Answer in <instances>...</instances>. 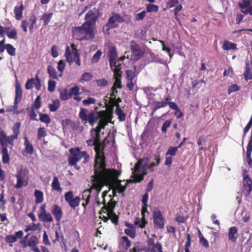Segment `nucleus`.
Here are the masks:
<instances>
[{
	"label": "nucleus",
	"mask_w": 252,
	"mask_h": 252,
	"mask_svg": "<svg viewBox=\"0 0 252 252\" xmlns=\"http://www.w3.org/2000/svg\"><path fill=\"white\" fill-rule=\"evenodd\" d=\"M52 189L58 192H62V189L61 187L60 183L57 176H54L51 184Z\"/></svg>",
	"instance_id": "obj_29"
},
{
	"label": "nucleus",
	"mask_w": 252,
	"mask_h": 252,
	"mask_svg": "<svg viewBox=\"0 0 252 252\" xmlns=\"http://www.w3.org/2000/svg\"><path fill=\"white\" fill-rule=\"evenodd\" d=\"M17 139L18 137L13 135L7 136L4 131L0 129V144L1 146H6L7 143L13 146L14 140Z\"/></svg>",
	"instance_id": "obj_12"
},
{
	"label": "nucleus",
	"mask_w": 252,
	"mask_h": 252,
	"mask_svg": "<svg viewBox=\"0 0 252 252\" xmlns=\"http://www.w3.org/2000/svg\"><path fill=\"white\" fill-rule=\"evenodd\" d=\"M35 197V202L36 204H39L43 201V193L39 190L35 189L34 193Z\"/></svg>",
	"instance_id": "obj_34"
},
{
	"label": "nucleus",
	"mask_w": 252,
	"mask_h": 252,
	"mask_svg": "<svg viewBox=\"0 0 252 252\" xmlns=\"http://www.w3.org/2000/svg\"><path fill=\"white\" fill-rule=\"evenodd\" d=\"M21 127L20 123H16L12 127V130L13 132L12 135L18 137V135L20 133V128Z\"/></svg>",
	"instance_id": "obj_44"
},
{
	"label": "nucleus",
	"mask_w": 252,
	"mask_h": 252,
	"mask_svg": "<svg viewBox=\"0 0 252 252\" xmlns=\"http://www.w3.org/2000/svg\"><path fill=\"white\" fill-rule=\"evenodd\" d=\"M71 47H72V51L74 59L73 61L79 66L81 65V61L79 56V53L75 47V45L73 44H71Z\"/></svg>",
	"instance_id": "obj_28"
},
{
	"label": "nucleus",
	"mask_w": 252,
	"mask_h": 252,
	"mask_svg": "<svg viewBox=\"0 0 252 252\" xmlns=\"http://www.w3.org/2000/svg\"><path fill=\"white\" fill-rule=\"evenodd\" d=\"M146 223V221H145L144 218L142 217V219H140L139 218H137L134 222V224L135 225L141 227L143 228Z\"/></svg>",
	"instance_id": "obj_51"
},
{
	"label": "nucleus",
	"mask_w": 252,
	"mask_h": 252,
	"mask_svg": "<svg viewBox=\"0 0 252 252\" xmlns=\"http://www.w3.org/2000/svg\"><path fill=\"white\" fill-rule=\"evenodd\" d=\"M79 116L82 122H87L92 126L98 120L97 126L91 130L92 138L87 143L89 146H94L95 159L94 165V174L92 176V188L98 193L104 186H107L112 190L113 195L116 193H123L126 189V186L118 182L117 178L119 173L115 170H110L106 167L105 158L103 153V146L100 142V131L104 129L112 119L111 114L106 111L96 112L92 111L90 113L85 108L80 109ZM126 183H125L126 185Z\"/></svg>",
	"instance_id": "obj_1"
},
{
	"label": "nucleus",
	"mask_w": 252,
	"mask_h": 252,
	"mask_svg": "<svg viewBox=\"0 0 252 252\" xmlns=\"http://www.w3.org/2000/svg\"><path fill=\"white\" fill-rule=\"evenodd\" d=\"M38 218L41 221L44 222H51L53 220L51 215L47 212L43 214H38Z\"/></svg>",
	"instance_id": "obj_27"
},
{
	"label": "nucleus",
	"mask_w": 252,
	"mask_h": 252,
	"mask_svg": "<svg viewBox=\"0 0 252 252\" xmlns=\"http://www.w3.org/2000/svg\"><path fill=\"white\" fill-rule=\"evenodd\" d=\"M59 92L60 97L62 100H67L71 97L70 91L67 89H62Z\"/></svg>",
	"instance_id": "obj_30"
},
{
	"label": "nucleus",
	"mask_w": 252,
	"mask_h": 252,
	"mask_svg": "<svg viewBox=\"0 0 252 252\" xmlns=\"http://www.w3.org/2000/svg\"><path fill=\"white\" fill-rule=\"evenodd\" d=\"M39 120L41 122L48 124L51 122V119L49 116L46 114H39Z\"/></svg>",
	"instance_id": "obj_47"
},
{
	"label": "nucleus",
	"mask_w": 252,
	"mask_h": 252,
	"mask_svg": "<svg viewBox=\"0 0 252 252\" xmlns=\"http://www.w3.org/2000/svg\"><path fill=\"white\" fill-rule=\"evenodd\" d=\"M102 55V52L100 50H97V52L94 55L92 59L91 63H96L100 58Z\"/></svg>",
	"instance_id": "obj_46"
},
{
	"label": "nucleus",
	"mask_w": 252,
	"mask_h": 252,
	"mask_svg": "<svg viewBox=\"0 0 252 252\" xmlns=\"http://www.w3.org/2000/svg\"><path fill=\"white\" fill-rule=\"evenodd\" d=\"M60 106V102L58 99L53 100L52 103L49 104V108L51 112L56 111Z\"/></svg>",
	"instance_id": "obj_38"
},
{
	"label": "nucleus",
	"mask_w": 252,
	"mask_h": 252,
	"mask_svg": "<svg viewBox=\"0 0 252 252\" xmlns=\"http://www.w3.org/2000/svg\"><path fill=\"white\" fill-rule=\"evenodd\" d=\"M65 65H66V63H65V62L64 61L60 60L58 62V66H57L58 70L60 72H63V70L65 68Z\"/></svg>",
	"instance_id": "obj_59"
},
{
	"label": "nucleus",
	"mask_w": 252,
	"mask_h": 252,
	"mask_svg": "<svg viewBox=\"0 0 252 252\" xmlns=\"http://www.w3.org/2000/svg\"><path fill=\"white\" fill-rule=\"evenodd\" d=\"M23 232L19 230L15 232V235H9L5 237V241L9 244L10 247H12V244L17 241V239H20L23 236Z\"/></svg>",
	"instance_id": "obj_17"
},
{
	"label": "nucleus",
	"mask_w": 252,
	"mask_h": 252,
	"mask_svg": "<svg viewBox=\"0 0 252 252\" xmlns=\"http://www.w3.org/2000/svg\"><path fill=\"white\" fill-rule=\"evenodd\" d=\"M41 228V224L40 223H32L26 227L25 231L27 232L30 231H34L36 230H40Z\"/></svg>",
	"instance_id": "obj_26"
},
{
	"label": "nucleus",
	"mask_w": 252,
	"mask_h": 252,
	"mask_svg": "<svg viewBox=\"0 0 252 252\" xmlns=\"http://www.w3.org/2000/svg\"><path fill=\"white\" fill-rule=\"evenodd\" d=\"M130 48L131 52L135 60L139 59L143 55L142 51L140 49L139 46L134 41L131 42Z\"/></svg>",
	"instance_id": "obj_18"
},
{
	"label": "nucleus",
	"mask_w": 252,
	"mask_h": 252,
	"mask_svg": "<svg viewBox=\"0 0 252 252\" xmlns=\"http://www.w3.org/2000/svg\"><path fill=\"white\" fill-rule=\"evenodd\" d=\"M35 83V80L33 78L29 79L26 84V88L27 90H30L32 88L33 85Z\"/></svg>",
	"instance_id": "obj_61"
},
{
	"label": "nucleus",
	"mask_w": 252,
	"mask_h": 252,
	"mask_svg": "<svg viewBox=\"0 0 252 252\" xmlns=\"http://www.w3.org/2000/svg\"><path fill=\"white\" fill-rule=\"evenodd\" d=\"M37 19L35 15L32 14L30 15L29 19V22L30 23L29 31L31 33H32L33 29L34 27V25L36 24Z\"/></svg>",
	"instance_id": "obj_36"
},
{
	"label": "nucleus",
	"mask_w": 252,
	"mask_h": 252,
	"mask_svg": "<svg viewBox=\"0 0 252 252\" xmlns=\"http://www.w3.org/2000/svg\"><path fill=\"white\" fill-rule=\"evenodd\" d=\"M243 188L244 190L243 192L246 194V195H248L252 190V181L249 177L247 171L245 170L243 174Z\"/></svg>",
	"instance_id": "obj_13"
},
{
	"label": "nucleus",
	"mask_w": 252,
	"mask_h": 252,
	"mask_svg": "<svg viewBox=\"0 0 252 252\" xmlns=\"http://www.w3.org/2000/svg\"><path fill=\"white\" fill-rule=\"evenodd\" d=\"M116 113L118 115L120 121L123 122L125 120L126 115L119 106L116 107Z\"/></svg>",
	"instance_id": "obj_43"
},
{
	"label": "nucleus",
	"mask_w": 252,
	"mask_h": 252,
	"mask_svg": "<svg viewBox=\"0 0 252 252\" xmlns=\"http://www.w3.org/2000/svg\"><path fill=\"white\" fill-rule=\"evenodd\" d=\"M238 237L237 229L236 227H231L229 229L228 238L233 242H235Z\"/></svg>",
	"instance_id": "obj_25"
},
{
	"label": "nucleus",
	"mask_w": 252,
	"mask_h": 252,
	"mask_svg": "<svg viewBox=\"0 0 252 252\" xmlns=\"http://www.w3.org/2000/svg\"><path fill=\"white\" fill-rule=\"evenodd\" d=\"M72 55L73 54L72 49L70 50L69 47L67 46L64 56L66 59V61L69 63L70 65H71L73 62Z\"/></svg>",
	"instance_id": "obj_31"
},
{
	"label": "nucleus",
	"mask_w": 252,
	"mask_h": 252,
	"mask_svg": "<svg viewBox=\"0 0 252 252\" xmlns=\"http://www.w3.org/2000/svg\"><path fill=\"white\" fill-rule=\"evenodd\" d=\"M71 156L68 158V164L69 165H75L82 158H84L83 162L88 163L90 159V156L86 151H81L78 147L71 148L69 149Z\"/></svg>",
	"instance_id": "obj_4"
},
{
	"label": "nucleus",
	"mask_w": 252,
	"mask_h": 252,
	"mask_svg": "<svg viewBox=\"0 0 252 252\" xmlns=\"http://www.w3.org/2000/svg\"><path fill=\"white\" fill-rule=\"evenodd\" d=\"M239 87L236 84H233L229 86L228 89V93L229 94L235 92L239 90Z\"/></svg>",
	"instance_id": "obj_58"
},
{
	"label": "nucleus",
	"mask_w": 252,
	"mask_h": 252,
	"mask_svg": "<svg viewBox=\"0 0 252 252\" xmlns=\"http://www.w3.org/2000/svg\"><path fill=\"white\" fill-rule=\"evenodd\" d=\"M131 242L127 237H122L119 240V247L122 250H127L130 246Z\"/></svg>",
	"instance_id": "obj_20"
},
{
	"label": "nucleus",
	"mask_w": 252,
	"mask_h": 252,
	"mask_svg": "<svg viewBox=\"0 0 252 252\" xmlns=\"http://www.w3.org/2000/svg\"><path fill=\"white\" fill-rule=\"evenodd\" d=\"M222 48L223 50L226 51L237 49L236 45L235 43L226 40L223 42Z\"/></svg>",
	"instance_id": "obj_33"
},
{
	"label": "nucleus",
	"mask_w": 252,
	"mask_h": 252,
	"mask_svg": "<svg viewBox=\"0 0 252 252\" xmlns=\"http://www.w3.org/2000/svg\"><path fill=\"white\" fill-rule=\"evenodd\" d=\"M126 80H134L135 77V73L134 71L132 70H127L126 71Z\"/></svg>",
	"instance_id": "obj_48"
},
{
	"label": "nucleus",
	"mask_w": 252,
	"mask_h": 252,
	"mask_svg": "<svg viewBox=\"0 0 252 252\" xmlns=\"http://www.w3.org/2000/svg\"><path fill=\"white\" fill-rule=\"evenodd\" d=\"M153 222L155 228L162 229L164 227L165 220L158 209H155L153 211Z\"/></svg>",
	"instance_id": "obj_8"
},
{
	"label": "nucleus",
	"mask_w": 252,
	"mask_h": 252,
	"mask_svg": "<svg viewBox=\"0 0 252 252\" xmlns=\"http://www.w3.org/2000/svg\"><path fill=\"white\" fill-rule=\"evenodd\" d=\"M157 163L150 162L147 158H141L135 164L131 176L130 182H140L144 179V176L147 174L148 170L150 171L154 170V167L157 166L160 163L159 157L156 158Z\"/></svg>",
	"instance_id": "obj_2"
},
{
	"label": "nucleus",
	"mask_w": 252,
	"mask_h": 252,
	"mask_svg": "<svg viewBox=\"0 0 252 252\" xmlns=\"http://www.w3.org/2000/svg\"><path fill=\"white\" fill-rule=\"evenodd\" d=\"M46 135V131L44 128L40 127L38 129L37 137L38 139L40 140L42 138Z\"/></svg>",
	"instance_id": "obj_55"
},
{
	"label": "nucleus",
	"mask_w": 252,
	"mask_h": 252,
	"mask_svg": "<svg viewBox=\"0 0 252 252\" xmlns=\"http://www.w3.org/2000/svg\"><path fill=\"white\" fill-rule=\"evenodd\" d=\"M154 110H156L159 108L164 107L166 106V102L162 101H156L154 103Z\"/></svg>",
	"instance_id": "obj_52"
},
{
	"label": "nucleus",
	"mask_w": 252,
	"mask_h": 252,
	"mask_svg": "<svg viewBox=\"0 0 252 252\" xmlns=\"http://www.w3.org/2000/svg\"><path fill=\"white\" fill-rule=\"evenodd\" d=\"M56 82L53 80H49L48 82V90L50 92H53L56 88Z\"/></svg>",
	"instance_id": "obj_53"
},
{
	"label": "nucleus",
	"mask_w": 252,
	"mask_h": 252,
	"mask_svg": "<svg viewBox=\"0 0 252 252\" xmlns=\"http://www.w3.org/2000/svg\"><path fill=\"white\" fill-rule=\"evenodd\" d=\"M90 195L91 191L89 189L84 190L81 195L82 199L85 200V202L82 203V206L85 210L86 209V206L89 203Z\"/></svg>",
	"instance_id": "obj_24"
},
{
	"label": "nucleus",
	"mask_w": 252,
	"mask_h": 252,
	"mask_svg": "<svg viewBox=\"0 0 252 252\" xmlns=\"http://www.w3.org/2000/svg\"><path fill=\"white\" fill-rule=\"evenodd\" d=\"M53 17V13H45L41 18V20H43L44 22V25H48L49 22H50L51 19H52Z\"/></svg>",
	"instance_id": "obj_41"
},
{
	"label": "nucleus",
	"mask_w": 252,
	"mask_h": 252,
	"mask_svg": "<svg viewBox=\"0 0 252 252\" xmlns=\"http://www.w3.org/2000/svg\"><path fill=\"white\" fill-rule=\"evenodd\" d=\"M51 54L52 56L55 58H57L59 56V52L58 47L56 45L52 46L51 49Z\"/></svg>",
	"instance_id": "obj_62"
},
{
	"label": "nucleus",
	"mask_w": 252,
	"mask_h": 252,
	"mask_svg": "<svg viewBox=\"0 0 252 252\" xmlns=\"http://www.w3.org/2000/svg\"><path fill=\"white\" fill-rule=\"evenodd\" d=\"M47 72L50 77L55 79H58L57 72L53 66L49 65L47 67Z\"/></svg>",
	"instance_id": "obj_35"
},
{
	"label": "nucleus",
	"mask_w": 252,
	"mask_h": 252,
	"mask_svg": "<svg viewBox=\"0 0 252 252\" xmlns=\"http://www.w3.org/2000/svg\"><path fill=\"white\" fill-rule=\"evenodd\" d=\"M147 246L145 247V252H163L161 244L158 242L155 243L153 239H149L147 242Z\"/></svg>",
	"instance_id": "obj_10"
},
{
	"label": "nucleus",
	"mask_w": 252,
	"mask_h": 252,
	"mask_svg": "<svg viewBox=\"0 0 252 252\" xmlns=\"http://www.w3.org/2000/svg\"><path fill=\"white\" fill-rule=\"evenodd\" d=\"M98 18V11L97 9L93 8L90 9L85 15L86 22L84 23L94 27Z\"/></svg>",
	"instance_id": "obj_9"
},
{
	"label": "nucleus",
	"mask_w": 252,
	"mask_h": 252,
	"mask_svg": "<svg viewBox=\"0 0 252 252\" xmlns=\"http://www.w3.org/2000/svg\"><path fill=\"white\" fill-rule=\"evenodd\" d=\"M22 95V90L20 84L16 82V91H15V103L16 104L18 103L21 99Z\"/></svg>",
	"instance_id": "obj_23"
},
{
	"label": "nucleus",
	"mask_w": 252,
	"mask_h": 252,
	"mask_svg": "<svg viewBox=\"0 0 252 252\" xmlns=\"http://www.w3.org/2000/svg\"><path fill=\"white\" fill-rule=\"evenodd\" d=\"M52 213L54 216L56 220L59 222L63 216V212L61 208L58 205L54 204L52 207Z\"/></svg>",
	"instance_id": "obj_19"
},
{
	"label": "nucleus",
	"mask_w": 252,
	"mask_h": 252,
	"mask_svg": "<svg viewBox=\"0 0 252 252\" xmlns=\"http://www.w3.org/2000/svg\"><path fill=\"white\" fill-rule=\"evenodd\" d=\"M122 67L112 69L114 74V78L115 79V83L113 86V95H114L115 92L117 93V89H121L122 88L121 77H122Z\"/></svg>",
	"instance_id": "obj_14"
},
{
	"label": "nucleus",
	"mask_w": 252,
	"mask_h": 252,
	"mask_svg": "<svg viewBox=\"0 0 252 252\" xmlns=\"http://www.w3.org/2000/svg\"><path fill=\"white\" fill-rule=\"evenodd\" d=\"M244 78L248 80L252 78V70L251 69L248 63L246 64V70L244 73Z\"/></svg>",
	"instance_id": "obj_42"
},
{
	"label": "nucleus",
	"mask_w": 252,
	"mask_h": 252,
	"mask_svg": "<svg viewBox=\"0 0 252 252\" xmlns=\"http://www.w3.org/2000/svg\"><path fill=\"white\" fill-rule=\"evenodd\" d=\"M108 56L109 57L110 66L112 69L122 67L120 62H123L126 57L125 56L122 57L117 61V54L115 47L111 46L109 48Z\"/></svg>",
	"instance_id": "obj_6"
},
{
	"label": "nucleus",
	"mask_w": 252,
	"mask_h": 252,
	"mask_svg": "<svg viewBox=\"0 0 252 252\" xmlns=\"http://www.w3.org/2000/svg\"><path fill=\"white\" fill-rule=\"evenodd\" d=\"M70 93L71 94V96H72L73 95H78L80 94V89L78 86H74L71 88Z\"/></svg>",
	"instance_id": "obj_60"
},
{
	"label": "nucleus",
	"mask_w": 252,
	"mask_h": 252,
	"mask_svg": "<svg viewBox=\"0 0 252 252\" xmlns=\"http://www.w3.org/2000/svg\"><path fill=\"white\" fill-rule=\"evenodd\" d=\"M17 179V182L15 185V188L20 189L22 187L27 186L28 184V178L26 175V172L21 168L18 170L15 175Z\"/></svg>",
	"instance_id": "obj_7"
},
{
	"label": "nucleus",
	"mask_w": 252,
	"mask_h": 252,
	"mask_svg": "<svg viewBox=\"0 0 252 252\" xmlns=\"http://www.w3.org/2000/svg\"><path fill=\"white\" fill-rule=\"evenodd\" d=\"M135 83V80L130 81L126 80V86L130 91H132L133 89Z\"/></svg>",
	"instance_id": "obj_64"
},
{
	"label": "nucleus",
	"mask_w": 252,
	"mask_h": 252,
	"mask_svg": "<svg viewBox=\"0 0 252 252\" xmlns=\"http://www.w3.org/2000/svg\"><path fill=\"white\" fill-rule=\"evenodd\" d=\"M124 18L118 13H113L109 18L108 23L103 27V31L105 34H109L110 29L117 28L119 26L118 23L124 22Z\"/></svg>",
	"instance_id": "obj_5"
},
{
	"label": "nucleus",
	"mask_w": 252,
	"mask_h": 252,
	"mask_svg": "<svg viewBox=\"0 0 252 252\" xmlns=\"http://www.w3.org/2000/svg\"><path fill=\"white\" fill-rule=\"evenodd\" d=\"M24 146H25V153L26 154H25L24 153H23L24 155H27L28 154L31 155L33 152V147L32 144L29 142L28 138L26 136L24 137Z\"/></svg>",
	"instance_id": "obj_22"
},
{
	"label": "nucleus",
	"mask_w": 252,
	"mask_h": 252,
	"mask_svg": "<svg viewBox=\"0 0 252 252\" xmlns=\"http://www.w3.org/2000/svg\"><path fill=\"white\" fill-rule=\"evenodd\" d=\"M24 5L21 3L20 5H16L14 8V17L17 20H21L23 17V12L24 10Z\"/></svg>",
	"instance_id": "obj_21"
},
{
	"label": "nucleus",
	"mask_w": 252,
	"mask_h": 252,
	"mask_svg": "<svg viewBox=\"0 0 252 252\" xmlns=\"http://www.w3.org/2000/svg\"><path fill=\"white\" fill-rule=\"evenodd\" d=\"M73 36L77 40H90L94 36V27L84 23L80 27L73 28Z\"/></svg>",
	"instance_id": "obj_3"
},
{
	"label": "nucleus",
	"mask_w": 252,
	"mask_h": 252,
	"mask_svg": "<svg viewBox=\"0 0 252 252\" xmlns=\"http://www.w3.org/2000/svg\"><path fill=\"white\" fill-rule=\"evenodd\" d=\"M251 5V1L250 0H242L239 3V6L241 8H248Z\"/></svg>",
	"instance_id": "obj_54"
},
{
	"label": "nucleus",
	"mask_w": 252,
	"mask_h": 252,
	"mask_svg": "<svg viewBox=\"0 0 252 252\" xmlns=\"http://www.w3.org/2000/svg\"><path fill=\"white\" fill-rule=\"evenodd\" d=\"M199 238L200 243L205 248H208L209 247L208 241L203 237L201 231L198 230Z\"/></svg>",
	"instance_id": "obj_39"
},
{
	"label": "nucleus",
	"mask_w": 252,
	"mask_h": 252,
	"mask_svg": "<svg viewBox=\"0 0 252 252\" xmlns=\"http://www.w3.org/2000/svg\"><path fill=\"white\" fill-rule=\"evenodd\" d=\"M37 243L38 240L37 238L35 236H32L28 242V246L33 248L36 247L35 246Z\"/></svg>",
	"instance_id": "obj_50"
},
{
	"label": "nucleus",
	"mask_w": 252,
	"mask_h": 252,
	"mask_svg": "<svg viewBox=\"0 0 252 252\" xmlns=\"http://www.w3.org/2000/svg\"><path fill=\"white\" fill-rule=\"evenodd\" d=\"M148 12H157L158 10V7L153 4H150L147 5L146 8Z\"/></svg>",
	"instance_id": "obj_56"
},
{
	"label": "nucleus",
	"mask_w": 252,
	"mask_h": 252,
	"mask_svg": "<svg viewBox=\"0 0 252 252\" xmlns=\"http://www.w3.org/2000/svg\"><path fill=\"white\" fill-rule=\"evenodd\" d=\"M93 78L92 74L90 72H85L82 74L79 81L80 82H87L92 80Z\"/></svg>",
	"instance_id": "obj_40"
},
{
	"label": "nucleus",
	"mask_w": 252,
	"mask_h": 252,
	"mask_svg": "<svg viewBox=\"0 0 252 252\" xmlns=\"http://www.w3.org/2000/svg\"><path fill=\"white\" fill-rule=\"evenodd\" d=\"M171 125V121L167 120L163 124L161 130L163 132H166L167 128L170 126Z\"/></svg>",
	"instance_id": "obj_63"
},
{
	"label": "nucleus",
	"mask_w": 252,
	"mask_h": 252,
	"mask_svg": "<svg viewBox=\"0 0 252 252\" xmlns=\"http://www.w3.org/2000/svg\"><path fill=\"white\" fill-rule=\"evenodd\" d=\"M5 48L7 53L12 56L16 55V52L15 48L10 44H7L5 45Z\"/></svg>",
	"instance_id": "obj_45"
},
{
	"label": "nucleus",
	"mask_w": 252,
	"mask_h": 252,
	"mask_svg": "<svg viewBox=\"0 0 252 252\" xmlns=\"http://www.w3.org/2000/svg\"><path fill=\"white\" fill-rule=\"evenodd\" d=\"M64 198L70 207L73 209H75L79 205L80 197L79 196L73 197V193L72 191H68L66 192L64 194Z\"/></svg>",
	"instance_id": "obj_11"
},
{
	"label": "nucleus",
	"mask_w": 252,
	"mask_h": 252,
	"mask_svg": "<svg viewBox=\"0 0 252 252\" xmlns=\"http://www.w3.org/2000/svg\"><path fill=\"white\" fill-rule=\"evenodd\" d=\"M178 150V148L174 147H170L167 151L166 153V156H175L177 154V152Z\"/></svg>",
	"instance_id": "obj_49"
},
{
	"label": "nucleus",
	"mask_w": 252,
	"mask_h": 252,
	"mask_svg": "<svg viewBox=\"0 0 252 252\" xmlns=\"http://www.w3.org/2000/svg\"><path fill=\"white\" fill-rule=\"evenodd\" d=\"M2 161L4 163H8L9 162V155L6 146H2Z\"/></svg>",
	"instance_id": "obj_32"
},
{
	"label": "nucleus",
	"mask_w": 252,
	"mask_h": 252,
	"mask_svg": "<svg viewBox=\"0 0 252 252\" xmlns=\"http://www.w3.org/2000/svg\"><path fill=\"white\" fill-rule=\"evenodd\" d=\"M8 38L9 39H17V31L15 28L10 29L9 30L5 31Z\"/></svg>",
	"instance_id": "obj_37"
},
{
	"label": "nucleus",
	"mask_w": 252,
	"mask_h": 252,
	"mask_svg": "<svg viewBox=\"0 0 252 252\" xmlns=\"http://www.w3.org/2000/svg\"><path fill=\"white\" fill-rule=\"evenodd\" d=\"M107 192L106 191H104L103 192L104 206L108 212H113V209L115 207L116 203L115 202L112 201V198H111V194L108 195L109 200H108L107 202H106V199L105 197L107 196Z\"/></svg>",
	"instance_id": "obj_16"
},
{
	"label": "nucleus",
	"mask_w": 252,
	"mask_h": 252,
	"mask_svg": "<svg viewBox=\"0 0 252 252\" xmlns=\"http://www.w3.org/2000/svg\"><path fill=\"white\" fill-rule=\"evenodd\" d=\"M96 102L95 99L93 97H89L87 99L83 100L82 103L85 106H88L91 104H94Z\"/></svg>",
	"instance_id": "obj_57"
},
{
	"label": "nucleus",
	"mask_w": 252,
	"mask_h": 252,
	"mask_svg": "<svg viewBox=\"0 0 252 252\" xmlns=\"http://www.w3.org/2000/svg\"><path fill=\"white\" fill-rule=\"evenodd\" d=\"M174 7H175L174 9L175 18L178 21L180 22L177 16V13L183 9V6L180 3H179L178 0H169L166 3V8L169 9Z\"/></svg>",
	"instance_id": "obj_15"
}]
</instances>
